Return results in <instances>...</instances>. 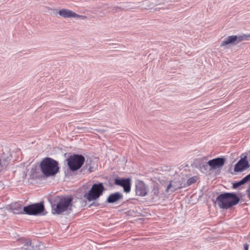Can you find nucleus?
I'll list each match as a JSON object with an SVG mask.
<instances>
[{
    "label": "nucleus",
    "mask_w": 250,
    "mask_h": 250,
    "mask_svg": "<svg viewBox=\"0 0 250 250\" xmlns=\"http://www.w3.org/2000/svg\"><path fill=\"white\" fill-rule=\"evenodd\" d=\"M244 248H245V250H248V248H249V245L248 244H245V246H244Z\"/></svg>",
    "instance_id": "nucleus-21"
},
{
    "label": "nucleus",
    "mask_w": 250,
    "mask_h": 250,
    "mask_svg": "<svg viewBox=\"0 0 250 250\" xmlns=\"http://www.w3.org/2000/svg\"><path fill=\"white\" fill-rule=\"evenodd\" d=\"M71 202V198L61 197L56 203L52 205V213L54 214H60L70 209Z\"/></svg>",
    "instance_id": "nucleus-3"
},
{
    "label": "nucleus",
    "mask_w": 250,
    "mask_h": 250,
    "mask_svg": "<svg viewBox=\"0 0 250 250\" xmlns=\"http://www.w3.org/2000/svg\"><path fill=\"white\" fill-rule=\"evenodd\" d=\"M114 183L115 185L122 187L125 192L128 193L130 191L131 180L130 179H116Z\"/></svg>",
    "instance_id": "nucleus-7"
},
{
    "label": "nucleus",
    "mask_w": 250,
    "mask_h": 250,
    "mask_svg": "<svg viewBox=\"0 0 250 250\" xmlns=\"http://www.w3.org/2000/svg\"><path fill=\"white\" fill-rule=\"evenodd\" d=\"M225 163V159L223 158H217L209 160L208 164L212 169H216L222 167Z\"/></svg>",
    "instance_id": "nucleus-10"
},
{
    "label": "nucleus",
    "mask_w": 250,
    "mask_h": 250,
    "mask_svg": "<svg viewBox=\"0 0 250 250\" xmlns=\"http://www.w3.org/2000/svg\"><path fill=\"white\" fill-rule=\"evenodd\" d=\"M44 209L43 204L36 203L24 207L23 211L27 214L36 215L43 212Z\"/></svg>",
    "instance_id": "nucleus-6"
},
{
    "label": "nucleus",
    "mask_w": 250,
    "mask_h": 250,
    "mask_svg": "<svg viewBox=\"0 0 250 250\" xmlns=\"http://www.w3.org/2000/svg\"><path fill=\"white\" fill-rule=\"evenodd\" d=\"M151 193L153 196L157 197L159 194V188L157 184H154L152 189Z\"/></svg>",
    "instance_id": "nucleus-16"
},
{
    "label": "nucleus",
    "mask_w": 250,
    "mask_h": 250,
    "mask_svg": "<svg viewBox=\"0 0 250 250\" xmlns=\"http://www.w3.org/2000/svg\"><path fill=\"white\" fill-rule=\"evenodd\" d=\"M89 171L90 172H91L92 171L91 168H89Z\"/></svg>",
    "instance_id": "nucleus-23"
},
{
    "label": "nucleus",
    "mask_w": 250,
    "mask_h": 250,
    "mask_svg": "<svg viewBox=\"0 0 250 250\" xmlns=\"http://www.w3.org/2000/svg\"><path fill=\"white\" fill-rule=\"evenodd\" d=\"M40 167L42 172L46 177L55 175L59 170L58 162L50 158H46L42 160Z\"/></svg>",
    "instance_id": "nucleus-2"
},
{
    "label": "nucleus",
    "mask_w": 250,
    "mask_h": 250,
    "mask_svg": "<svg viewBox=\"0 0 250 250\" xmlns=\"http://www.w3.org/2000/svg\"><path fill=\"white\" fill-rule=\"evenodd\" d=\"M250 165L247 160V156H245L241 158L235 165L234 171L240 172L249 167Z\"/></svg>",
    "instance_id": "nucleus-9"
},
{
    "label": "nucleus",
    "mask_w": 250,
    "mask_h": 250,
    "mask_svg": "<svg viewBox=\"0 0 250 250\" xmlns=\"http://www.w3.org/2000/svg\"><path fill=\"white\" fill-rule=\"evenodd\" d=\"M197 177L195 176L190 178L187 181V185L188 186H190L191 184L196 183L197 181Z\"/></svg>",
    "instance_id": "nucleus-17"
},
{
    "label": "nucleus",
    "mask_w": 250,
    "mask_h": 250,
    "mask_svg": "<svg viewBox=\"0 0 250 250\" xmlns=\"http://www.w3.org/2000/svg\"><path fill=\"white\" fill-rule=\"evenodd\" d=\"M74 18H80L81 19H83V20H85L87 18L86 16H83V15H79L78 14H77V16H74Z\"/></svg>",
    "instance_id": "nucleus-19"
},
{
    "label": "nucleus",
    "mask_w": 250,
    "mask_h": 250,
    "mask_svg": "<svg viewBox=\"0 0 250 250\" xmlns=\"http://www.w3.org/2000/svg\"><path fill=\"white\" fill-rule=\"evenodd\" d=\"M67 161L70 169L75 171L83 166L85 161V158L81 155H73L70 156L67 159Z\"/></svg>",
    "instance_id": "nucleus-5"
},
{
    "label": "nucleus",
    "mask_w": 250,
    "mask_h": 250,
    "mask_svg": "<svg viewBox=\"0 0 250 250\" xmlns=\"http://www.w3.org/2000/svg\"><path fill=\"white\" fill-rule=\"evenodd\" d=\"M123 195L119 192L112 193L108 196L107 201L108 203H114L123 199Z\"/></svg>",
    "instance_id": "nucleus-12"
},
{
    "label": "nucleus",
    "mask_w": 250,
    "mask_h": 250,
    "mask_svg": "<svg viewBox=\"0 0 250 250\" xmlns=\"http://www.w3.org/2000/svg\"><path fill=\"white\" fill-rule=\"evenodd\" d=\"M237 41L236 36L232 35L229 36L227 39H226L225 40L223 41L220 46H225L229 44L230 43H234L235 42H236Z\"/></svg>",
    "instance_id": "nucleus-13"
},
{
    "label": "nucleus",
    "mask_w": 250,
    "mask_h": 250,
    "mask_svg": "<svg viewBox=\"0 0 250 250\" xmlns=\"http://www.w3.org/2000/svg\"><path fill=\"white\" fill-rule=\"evenodd\" d=\"M136 194L140 196H145L147 194V188L144 182L138 180L136 182Z\"/></svg>",
    "instance_id": "nucleus-8"
},
{
    "label": "nucleus",
    "mask_w": 250,
    "mask_h": 250,
    "mask_svg": "<svg viewBox=\"0 0 250 250\" xmlns=\"http://www.w3.org/2000/svg\"><path fill=\"white\" fill-rule=\"evenodd\" d=\"M172 182L171 181L170 182V183L169 184V185L167 186V188L166 189V191L167 192H168L169 191V190L170 189V188H172Z\"/></svg>",
    "instance_id": "nucleus-18"
},
{
    "label": "nucleus",
    "mask_w": 250,
    "mask_h": 250,
    "mask_svg": "<svg viewBox=\"0 0 250 250\" xmlns=\"http://www.w3.org/2000/svg\"><path fill=\"white\" fill-rule=\"evenodd\" d=\"M250 181V173L247 175L246 177L243 178L241 181L239 182L234 183L233 184L232 188H236L239 186L244 184L245 183Z\"/></svg>",
    "instance_id": "nucleus-14"
},
{
    "label": "nucleus",
    "mask_w": 250,
    "mask_h": 250,
    "mask_svg": "<svg viewBox=\"0 0 250 250\" xmlns=\"http://www.w3.org/2000/svg\"><path fill=\"white\" fill-rule=\"evenodd\" d=\"M237 43L243 41H248L250 40V34H243L239 36H236Z\"/></svg>",
    "instance_id": "nucleus-15"
},
{
    "label": "nucleus",
    "mask_w": 250,
    "mask_h": 250,
    "mask_svg": "<svg viewBox=\"0 0 250 250\" xmlns=\"http://www.w3.org/2000/svg\"><path fill=\"white\" fill-rule=\"evenodd\" d=\"M59 15L64 18H74V16H77V14L74 12L65 9H62L58 12Z\"/></svg>",
    "instance_id": "nucleus-11"
},
{
    "label": "nucleus",
    "mask_w": 250,
    "mask_h": 250,
    "mask_svg": "<svg viewBox=\"0 0 250 250\" xmlns=\"http://www.w3.org/2000/svg\"><path fill=\"white\" fill-rule=\"evenodd\" d=\"M104 189L102 183L95 184L84 197L89 201L96 200L102 194Z\"/></svg>",
    "instance_id": "nucleus-4"
},
{
    "label": "nucleus",
    "mask_w": 250,
    "mask_h": 250,
    "mask_svg": "<svg viewBox=\"0 0 250 250\" xmlns=\"http://www.w3.org/2000/svg\"><path fill=\"white\" fill-rule=\"evenodd\" d=\"M176 190V188H173V189H171V191H172V192H174V191H175Z\"/></svg>",
    "instance_id": "nucleus-22"
},
{
    "label": "nucleus",
    "mask_w": 250,
    "mask_h": 250,
    "mask_svg": "<svg viewBox=\"0 0 250 250\" xmlns=\"http://www.w3.org/2000/svg\"><path fill=\"white\" fill-rule=\"evenodd\" d=\"M31 241H29L28 242H27L26 243V245H25V246H26V248H25L24 249H25V250H28V249H29L28 247H29V246H31Z\"/></svg>",
    "instance_id": "nucleus-20"
},
{
    "label": "nucleus",
    "mask_w": 250,
    "mask_h": 250,
    "mask_svg": "<svg viewBox=\"0 0 250 250\" xmlns=\"http://www.w3.org/2000/svg\"><path fill=\"white\" fill-rule=\"evenodd\" d=\"M239 201V198L235 193H225L217 197L216 203L220 208L228 209L238 204Z\"/></svg>",
    "instance_id": "nucleus-1"
}]
</instances>
